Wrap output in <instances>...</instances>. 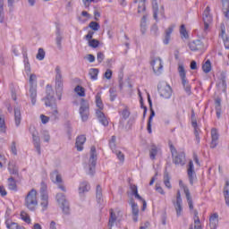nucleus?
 Wrapping results in <instances>:
<instances>
[{"label": "nucleus", "mask_w": 229, "mask_h": 229, "mask_svg": "<svg viewBox=\"0 0 229 229\" xmlns=\"http://www.w3.org/2000/svg\"><path fill=\"white\" fill-rule=\"evenodd\" d=\"M44 101L46 106L52 108L51 117L54 121H56L58 119V109L56 108V98H55V90H53L52 85H47Z\"/></svg>", "instance_id": "obj_1"}, {"label": "nucleus", "mask_w": 229, "mask_h": 229, "mask_svg": "<svg viewBox=\"0 0 229 229\" xmlns=\"http://www.w3.org/2000/svg\"><path fill=\"white\" fill-rule=\"evenodd\" d=\"M24 207L30 212H35L37 207H38V199L37 198V190H30L24 199Z\"/></svg>", "instance_id": "obj_2"}, {"label": "nucleus", "mask_w": 229, "mask_h": 229, "mask_svg": "<svg viewBox=\"0 0 229 229\" xmlns=\"http://www.w3.org/2000/svg\"><path fill=\"white\" fill-rule=\"evenodd\" d=\"M55 94L59 101H62V94H64V76L62 75V67L55 66Z\"/></svg>", "instance_id": "obj_3"}, {"label": "nucleus", "mask_w": 229, "mask_h": 229, "mask_svg": "<svg viewBox=\"0 0 229 229\" xmlns=\"http://www.w3.org/2000/svg\"><path fill=\"white\" fill-rule=\"evenodd\" d=\"M170 151L172 154L173 164L175 165H183L185 164V152H178L174 146L170 145Z\"/></svg>", "instance_id": "obj_4"}, {"label": "nucleus", "mask_w": 229, "mask_h": 229, "mask_svg": "<svg viewBox=\"0 0 229 229\" xmlns=\"http://www.w3.org/2000/svg\"><path fill=\"white\" fill-rule=\"evenodd\" d=\"M29 83H30V89H29L30 98L31 99L32 105L35 106L37 103V75H35L34 73L30 74Z\"/></svg>", "instance_id": "obj_5"}, {"label": "nucleus", "mask_w": 229, "mask_h": 229, "mask_svg": "<svg viewBox=\"0 0 229 229\" xmlns=\"http://www.w3.org/2000/svg\"><path fill=\"white\" fill-rule=\"evenodd\" d=\"M178 72L185 92L188 94V96H191V84H189V81L187 80V72H185V68L183 67V65H179Z\"/></svg>", "instance_id": "obj_6"}, {"label": "nucleus", "mask_w": 229, "mask_h": 229, "mask_svg": "<svg viewBox=\"0 0 229 229\" xmlns=\"http://www.w3.org/2000/svg\"><path fill=\"white\" fill-rule=\"evenodd\" d=\"M97 162H98V154L96 153V147L92 146L90 148V157H89V172H88V174H90V176H94V174L96 173Z\"/></svg>", "instance_id": "obj_7"}, {"label": "nucleus", "mask_w": 229, "mask_h": 229, "mask_svg": "<svg viewBox=\"0 0 229 229\" xmlns=\"http://www.w3.org/2000/svg\"><path fill=\"white\" fill-rule=\"evenodd\" d=\"M157 90L159 96L165 99H169V98H171L173 95V89H171V86H169V84H167L165 81L160 82L157 85Z\"/></svg>", "instance_id": "obj_8"}, {"label": "nucleus", "mask_w": 229, "mask_h": 229, "mask_svg": "<svg viewBox=\"0 0 229 229\" xmlns=\"http://www.w3.org/2000/svg\"><path fill=\"white\" fill-rule=\"evenodd\" d=\"M55 198L57 203L61 205L64 214L69 216L71 214V208L69 206V201L65 199V195L64 193H57Z\"/></svg>", "instance_id": "obj_9"}, {"label": "nucleus", "mask_w": 229, "mask_h": 229, "mask_svg": "<svg viewBox=\"0 0 229 229\" xmlns=\"http://www.w3.org/2000/svg\"><path fill=\"white\" fill-rule=\"evenodd\" d=\"M150 65L156 76H160V74H162V71L164 69V63H162V58L152 57L150 61Z\"/></svg>", "instance_id": "obj_10"}, {"label": "nucleus", "mask_w": 229, "mask_h": 229, "mask_svg": "<svg viewBox=\"0 0 229 229\" xmlns=\"http://www.w3.org/2000/svg\"><path fill=\"white\" fill-rule=\"evenodd\" d=\"M50 178L53 183H56L58 189H61L63 192H67V189L63 183L62 175L58 173V170H55L50 174Z\"/></svg>", "instance_id": "obj_11"}, {"label": "nucleus", "mask_w": 229, "mask_h": 229, "mask_svg": "<svg viewBox=\"0 0 229 229\" xmlns=\"http://www.w3.org/2000/svg\"><path fill=\"white\" fill-rule=\"evenodd\" d=\"M80 115L83 122L89 120V102H87V100H85L84 98H81V100Z\"/></svg>", "instance_id": "obj_12"}, {"label": "nucleus", "mask_w": 229, "mask_h": 229, "mask_svg": "<svg viewBox=\"0 0 229 229\" xmlns=\"http://www.w3.org/2000/svg\"><path fill=\"white\" fill-rule=\"evenodd\" d=\"M202 19L204 22V31H207L208 28H210V24H212V15L210 14V7L207 6L203 14Z\"/></svg>", "instance_id": "obj_13"}, {"label": "nucleus", "mask_w": 229, "mask_h": 229, "mask_svg": "<svg viewBox=\"0 0 229 229\" xmlns=\"http://www.w3.org/2000/svg\"><path fill=\"white\" fill-rule=\"evenodd\" d=\"M93 37H94V31L89 30L88 34L84 37V38L85 40L88 41L89 47H93V49H96V47H99V40L92 39Z\"/></svg>", "instance_id": "obj_14"}, {"label": "nucleus", "mask_w": 229, "mask_h": 229, "mask_svg": "<svg viewBox=\"0 0 229 229\" xmlns=\"http://www.w3.org/2000/svg\"><path fill=\"white\" fill-rule=\"evenodd\" d=\"M148 102L149 104L150 115L148 117L147 130H148V133H152L151 123L153 122V116L155 115V110H153V102L151 101V97L149 95H148Z\"/></svg>", "instance_id": "obj_15"}, {"label": "nucleus", "mask_w": 229, "mask_h": 229, "mask_svg": "<svg viewBox=\"0 0 229 229\" xmlns=\"http://www.w3.org/2000/svg\"><path fill=\"white\" fill-rule=\"evenodd\" d=\"M187 173L191 185H194V181L196 180V172L194 171V163L192 161L189 162Z\"/></svg>", "instance_id": "obj_16"}, {"label": "nucleus", "mask_w": 229, "mask_h": 229, "mask_svg": "<svg viewBox=\"0 0 229 229\" xmlns=\"http://www.w3.org/2000/svg\"><path fill=\"white\" fill-rule=\"evenodd\" d=\"M189 47L191 51H203L205 46L203 45V42L201 40L197 39L190 42Z\"/></svg>", "instance_id": "obj_17"}, {"label": "nucleus", "mask_w": 229, "mask_h": 229, "mask_svg": "<svg viewBox=\"0 0 229 229\" xmlns=\"http://www.w3.org/2000/svg\"><path fill=\"white\" fill-rule=\"evenodd\" d=\"M217 226H219V215L217 213H213L209 216V228L217 229Z\"/></svg>", "instance_id": "obj_18"}, {"label": "nucleus", "mask_w": 229, "mask_h": 229, "mask_svg": "<svg viewBox=\"0 0 229 229\" xmlns=\"http://www.w3.org/2000/svg\"><path fill=\"white\" fill-rule=\"evenodd\" d=\"M211 143H210V148L214 149V148L217 147V140H219V133L217 132V129L213 128L211 130Z\"/></svg>", "instance_id": "obj_19"}, {"label": "nucleus", "mask_w": 229, "mask_h": 229, "mask_svg": "<svg viewBox=\"0 0 229 229\" xmlns=\"http://www.w3.org/2000/svg\"><path fill=\"white\" fill-rule=\"evenodd\" d=\"M87 138L85 135H81L76 138L75 148L77 151H83V144H85Z\"/></svg>", "instance_id": "obj_20"}, {"label": "nucleus", "mask_w": 229, "mask_h": 229, "mask_svg": "<svg viewBox=\"0 0 229 229\" xmlns=\"http://www.w3.org/2000/svg\"><path fill=\"white\" fill-rule=\"evenodd\" d=\"M131 212H132V219L134 223H137L139 221V205L135 203V201H131Z\"/></svg>", "instance_id": "obj_21"}, {"label": "nucleus", "mask_w": 229, "mask_h": 229, "mask_svg": "<svg viewBox=\"0 0 229 229\" xmlns=\"http://www.w3.org/2000/svg\"><path fill=\"white\" fill-rule=\"evenodd\" d=\"M32 139H33V144L36 148V151L38 152V155L41 154L40 151V137H38V133L33 132L32 133Z\"/></svg>", "instance_id": "obj_22"}, {"label": "nucleus", "mask_w": 229, "mask_h": 229, "mask_svg": "<svg viewBox=\"0 0 229 229\" xmlns=\"http://www.w3.org/2000/svg\"><path fill=\"white\" fill-rule=\"evenodd\" d=\"M183 191L187 199L190 210H194V204H192V197H191V191H189V187L183 186Z\"/></svg>", "instance_id": "obj_23"}, {"label": "nucleus", "mask_w": 229, "mask_h": 229, "mask_svg": "<svg viewBox=\"0 0 229 229\" xmlns=\"http://www.w3.org/2000/svg\"><path fill=\"white\" fill-rule=\"evenodd\" d=\"M89 191H90V184H89V182H83L80 184V187H79L80 196H83V194H85V192H89Z\"/></svg>", "instance_id": "obj_24"}, {"label": "nucleus", "mask_w": 229, "mask_h": 229, "mask_svg": "<svg viewBox=\"0 0 229 229\" xmlns=\"http://www.w3.org/2000/svg\"><path fill=\"white\" fill-rule=\"evenodd\" d=\"M96 198H97L98 203H99V205H103V189L101 188V185H99V184L97 185Z\"/></svg>", "instance_id": "obj_25"}, {"label": "nucleus", "mask_w": 229, "mask_h": 229, "mask_svg": "<svg viewBox=\"0 0 229 229\" xmlns=\"http://www.w3.org/2000/svg\"><path fill=\"white\" fill-rule=\"evenodd\" d=\"M21 107H14V121L16 126H21Z\"/></svg>", "instance_id": "obj_26"}, {"label": "nucleus", "mask_w": 229, "mask_h": 229, "mask_svg": "<svg viewBox=\"0 0 229 229\" xmlns=\"http://www.w3.org/2000/svg\"><path fill=\"white\" fill-rule=\"evenodd\" d=\"M130 190L132 192V196L136 198V199H140V201H143L144 199L140 195H139V190L137 189V185L135 184H131L130 185Z\"/></svg>", "instance_id": "obj_27"}, {"label": "nucleus", "mask_w": 229, "mask_h": 229, "mask_svg": "<svg viewBox=\"0 0 229 229\" xmlns=\"http://www.w3.org/2000/svg\"><path fill=\"white\" fill-rule=\"evenodd\" d=\"M174 27L170 26L168 29L165 30V38L163 40L164 44L167 46L169 44V40H171V33H173Z\"/></svg>", "instance_id": "obj_28"}, {"label": "nucleus", "mask_w": 229, "mask_h": 229, "mask_svg": "<svg viewBox=\"0 0 229 229\" xmlns=\"http://www.w3.org/2000/svg\"><path fill=\"white\" fill-rule=\"evenodd\" d=\"M115 221H117V215H115L114 209H110V217L108 222L109 229H112V226H114Z\"/></svg>", "instance_id": "obj_29"}, {"label": "nucleus", "mask_w": 229, "mask_h": 229, "mask_svg": "<svg viewBox=\"0 0 229 229\" xmlns=\"http://www.w3.org/2000/svg\"><path fill=\"white\" fill-rule=\"evenodd\" d=\"M55 44L58 47V49H62V40L64 39V38L62 37V34L60 33V29L57 28L56 31H55Z\"/></svg>", "instance_id": "obj_30"}, {"label": "nucleus", "mask_w": 229, "mask_h": 229, "mask_svg": "<svg viewBox=\"0 0 229 229\" xmlns=\"http://www.w3.org/2000/svg\"><path fill=\"white\" fill-rule=\"evenodd\" d=\"M98 74L99 69L98 68H90L89 71V76H90V80H92V81H96V80H98Z\"/></svg>", "instance_id": "obj_31"}, {"label": "nucleus", "mask_w": 229, "mask_h": 229, "mask_svg": "<svg viewBox=\"0 0 229 229\" xmlns=\"http://www.w3.org/2000/svg\"><path fill=\"white\" fill-rule=\"evenodd\" d=\"M220 37L223 39L225 49H229V38H228V36H226L225 29H222V31L220 33Z\"/></svg>", "instance_id": "obj_32"}, {"label": "nucleus", "mask_w": 229, "mask_h": 229, "mask_svg": "<svg viewBox=\"0 0 229 229\" xmlns=\"http://www.w3.org/2000/svg\"><path fill=\"white\" fill-rule=\"evenodd\" d=\"M153 17L155 21H158V3L157 0L152 1Z\"/></svg>", "instance_id": "obj_33"}, {"label": "nucleus", "mask_w": 229, "mask_h": 229, "mask_svg": "<svg viewBox=\"0 0 229 229\" xmlns=\"http://www.w3.org/2000/svg\"><path fill=\"white\" fill-rule=\"evenodd\" d=\"M95 99L98 108H99V110H103L105 106L103 105V100L101 99V92L97 93Z\"/></svg>", "instance_id": "obj_34"}, {"label": "nucleus", "mask_w": 229, "mask_h": 229, "mask_svg": "<svg viewBox=\"0 0 229 229\" xmlns=\"http://www.w3.org/2000/svg\"><path fill=\"white\" fill-rule=\"evenodd\" d=\"M157 155H158V148L156 145H151L149 150V157L151 160H155L157 158Z\"/></svg>", "instance_id": "obj_35"}, {"label": "nucleus", "mask_w": 229, "mask_h": 229, "mask_svg": "<svg viewBox=\"0 0 229 229\" xmlns=\"http://www.w3.org/2000/svg\"><path fill=\"white\" fill-rule=\"evenodd\" d=\"M115 142H117V137L114 135L111 137V140H109V148L113 151V153L114 151H117V145L115 144Z\"/></svg>", "instance_id": "obj_36"}, {"label": "nucleus", "mask_w": 229, "mask_h": 229, "mask_svg": "<svg viewBox=\"0 0 229 229\" xmlns=\"http://www.w3.org/2000/svg\"><path fill=\"white\" fill-rule=\"evenodd\" d=\"M147 21H148V16L143 15V17L141 18V21H140V31H141L142 35H144V33H146V30H148Z\"/></svg>", "instance_id": "obj_37"}, {"label": "nucleus", "mask_w": 229, "mask_h": 229, "mask_svg": "<svg viewBox=\"0 0 229 229\" xmlns=\"http://www.w3.org/2000/svg\"><path fill=\"white\" fill-rule=\"evenodd\" d=\"M0 133H6V122L3 114H0Z\"/></svg>", "instance_id": "obj_38"}, {"label": "nucleus", "mask_w": 229, "mask_h": 229, "mask_svg": "<svg viewBox=\"0 0 229 229\" xmlns=\"http://www.w3.org/2000/svg\"><path fill=\"white\" fill-rule=\"evenodd\" d=\"M182 203V202H174V207L175 208L177 217H180V216H182V212H183Z\"/></svg>", "instance_id": "obj_39"}, {"label": "nucleus", "mask_w": 229, "mask_h": 229, "mask_svg": "<svg viewBox=\"0 0 229 229\" xmlns=\"http://www.w3.org/2000/svg\"><path fill=\"white\" fill-rule=\"evenodd\" d=\"M8 188L10 191H17V182L13 177L8 179Z\"/></svg>", "instance_id": "obj_40"}, {"label": "nucleus", "mask_w": 229, "mask_h": 229, "mask_svg": "<svg viewBox=\"0 0 229 229\" xmlns=\"http://www.w3.org/2000/svg\"><path fill=\"white\" fill-rule=\"evenodd\" d=\"M202 70L206 74H208L212 71V64L210 60H207L205 64L202 65Z\"/></svg>", "instance_id": "obj_41"}, {"label": "nucleus", "mask_w": 229, "mask_h": 229, "mask_svg": "<svg viewBox=\"0 0 229 229\" xmlns=\"http://www.w3.org/2000/svg\"><path fill=\"white\" fill-rule=\"evenodd\" d=\"M120 115H122L123 119H124V121H126V119H128V117H130V109L128 108L127 106H124V108L123 109V111H119Z\"/></svg>", "instance_id": "obj_42"}, {"label": "nucleus", "mask_w": 229, "mask_h": 229, "mask_svg": "<svg viewBox=\"0 0 229 229\" xmlns=\"http://www.w3.org/2000/svg\"><path fill=\"white\" fill-rule=\"evenodd\" d=\"M194 229H202L201 221L199 220V216H198V212L196 210L194 211Z\"/></svg>", "instance_id": "obj_43"}, {"label": "nucleus", "mask_w": 229, "mask_h": 229, "mask_svg": "<svg viewBox=\"0 0 229 229\" xmlns=\"http://www.w3.org/2000/svg\"><path fill=\"white\" fill-rule=\"evenodd\" d=\"M40 205L43 208H47V205H49V195H43V197H41Z\"/></svg>", "instance_id": "obj_44"}, {"label": "nucleus", "mask_w": 229, "mask_h": 229, "mask_svg": "<svg viewBox=\"0 0 229 229\" xmlns=\"http://www.w3.org/2000/svg\"><path fill=\"white\" fill-rule=\"evenodd\" d=\"M74 91L80 96L81 98H85V88L78 85L75 89Z\"/></svg>", "instance_id": "obj_45"}, {"label": "nucleus", "mask_w": 229, "mask_h": 229, "mask_svg": "<svg viewBox=\"0 0 229 229\" xmlns=\"http://www.w3.org/2000/svg\"><path fill=\"white\" fill-rule=\"evenodd\" d=\"M21 217L22 221H24L28 225L31 223V218H30V215H28V213H26L25 211L21 212Z\"/></svg>", "instance_id": "obj_46"}, {"label": "nucleus", "mask_w": 229, "mask_h": 229, "mask_svg": "<svg viewBox=\"0 0 229 229\" xmlns=\"http://www.w3.org/2000/svg\"><path fill=\"white\" fill-rule=\"evenodd\" d=\"M24 56V64H25V71L28 72H31V66L30 65V60L28 59V54H23Z\"/></svg>", "instance_id": "obj_47"}, {"label": "nucleus", "mask_w": 229, "mask_h": 229, "mask_svg": "<svg viewBox=\"0 0 229 229\" xmlns=\"http://www.w3.org/2000/svg\"><path fill=\"white\" fill-rule=\"evenodd\" d=\"M37 60H44L46 58V51H44V48H38V54L36 55Z\"/></svg>", "instance_id": "obj_48"}, {"label": "nucleus", "mask_w": 229, "mask_h": 229, "mask_svg": "<svg viewBox=\"0 0 229 229\" xmlns=\"http://www.w3.org/2000/svg\"><path fill=\"white\" fill-rule=\"evenodd\" d=\"M89 28H90V30H93V31H99V28H101V26L97 21H91L89 24Z\"/></svg>", "instance_id": "obj_49"}, {"label": "nucleus", "mask_w": 229, "mask_h": 229, "mask_svg": "<svg viewBox=\"0 0 229 229\" xmlns=\"http://www.w3.org/2000/svg\"><path fill=\"white\" fill-rule=\"evenodd\" d=\"M138 4V13H144L146 12V2L137 3Z\"/></svg>", "instance_id": "obj_50"}, {"label": "nucleus", "mask_w": 229, "mask_h": 229, "mask_svg": "<svg viewBox=\"0 0 229 229\" xmlns=\"http://www.w3.org/2000/svg\"><path fill=\"white\" fill-rule=\"evenodd\" d=\"M169 180H170L169 174L165 173L164 174V183L165 187H167V189H171V182Z\"/></svg>", "instance_id": "obj_51"}, {"label": "nucleus", "mask_w": 229, "mask_h": 229, "mask_svg": "<svg viewBox=\"0 0 229 229\" xmlns=\"http://www.w3.org/2000/svg\"><path fill=\"white\" fill-rule=\"evenodd\" d=\"M180 33L184 38H189V33H187V29H185V25H181Z\"/></svg>", "instance_id": "obj_52"}, {"label": "nucleus", "mask_w": 229, "mask_h": 229, "mask_svg": "<svg viewBox=\"0 0 229 229\" xmlns=\"http://www.w3.org/2000/svg\"><path fill=\"white\" fill-rule=\"evenodd\" d=\"M110 94V101H115V98H117V92L115 91V89L111 88L109 89Z\"/></svg>", "instance_id": "obj_53"}, {"label": "nucleus", "mask_w": 229, "mask_h": 229, "mask_svg": "<svg viewBox=\"0 0 229 229\" xmlns=\"http://www.w3.org/2000/svg\"><path fill=\"white\" fill-rule=\"evenodd\" d=\"M40 194H41V197H43L44 195L48 196L47 195V186L44 182H41Z\"/></svg>", "instance_id": "obj_54"}, {"label": "nucleus", "mask_w": 229, "mask_h": 229, "mask_svg": "<svg viewBox=\"0 0 229 229\" xmlns=\"http://www.w3.org/2000/svg\"><path fill=\"white\" fill-rule=\"evenodd\" d=\"M8 171L10 174H16V176L19 175V170L12 165H9Z\"/></svg>", "instance_id": "obj_55"}, {"label": "nucleus", "mask_w": 229, "mask_h": 229, "mask_svg": "<svg viewBox=\"0 0 229 229\" xmlns=\"http://www.w3.org/2000/svg\"><path fill=\"white\" fill-rule=\"evenodd\" d=\"M114 153L116 155V157H117L118 160H120V162H124V155L123 154V152L121 150H115Z\"/></svg>", "instance_id": "obj_56"}, {"label": "nucleus", "mask_w": 229, "mask_h": 229, "mask_svg": "<svg viewBox=\"0 0 229 229\" xmlns=\"http://www.w3.org/2000/svg\"><path fill=\"white\" fill-rule=\"evenodd\" d=\"M42 135L45 142H49V140H51V136L49 135V131H43Z\"/></svg>", "instance_id": "obj_57"}, {"label": "nucleus", "mask_w": 229, "mask_h": 229, "mask_svg": "<svg viewBox=\"0 0 229 229\" xmlns=\"http://www.w3.org/2000/svg\"><path fill=\"white\" fill-rule=\"evenodd\" d=\"M220 80H221L222 87L225 90L226 89V76L225 75V73H221Z\"/></svg>", "instance_id": "obj_58"}, {"label": "nucleus", "mask_w": 229, "mask_h": 229, "mask_svg": "<svg viewBox=\"0 0 229 229\" xmlns=\"http://www.w3.org/2000/svg\"><path fill=\"white\" fill-rule=\"evenodd\" d=\"M11 151L13 155L17 156V143L15 141H13L11 144Z\"/></svg>", "instance_id": "obj_59"}, {"label": "nucleus", "mask_w": 229, "mask_h": 229, "mask_svg": "<svg viewBox=\"0 0 229 229\" xmlns=\"http://www.w3.org/2000/svg\"><path fill=\"white\" fill-rule=\"evenodd\" d=\"M97 60H98V64H101L103 62V60H105V54H103V52H98Z\"/></svg>", "instance_id": "obj_60"}, {"label": "nucleus", "mask_w": 229, "mask_h": 229, "mask_svg": "<svg viewBox=\"0 0 229 229\" xmlns=\"http://www.w3.org/2000/svg\"><path fill=\"white\" fill-rule=\"evenodd\" d=\"M215 108H216V110H221V98H216L215 99Z\"/></svg>", "instance_id": "obj_61"}, {"label": "nucleus", "mask_w": 229, "mask_h": 229, "mask_svg": "<svg viewBox=\"0 0 229 229\" xmlns=\"http://www.w3.org/2000/svg\"><path fill=\"white\" fill-rule=\"evenodd\" d=\"M98 121H99V123H101V124H103V126L108 125V120L106 119V117L105 115L98 118Z\"/></svg>", "instance_id": "obj_62"}, {"label": "nucleus", "mask_w": 229, "mask_h": 229, "mask_svg": "<svg viewBox=\"0 0 229 229\" xmlns=\"http://www.w3.org/2000/svg\"><path fill=\"white\" fill-rule=\"evenodd\" d=\"M40 119H41V123H43V124H47V123H49V116L41 114Z\"/></svg>", "instance_id": "obj_63"}, {"label": "nucleus", "mask_w": 229, "mask_h": 229, "mask_svg": "<svg viewBox=\"0 0 229 229\" xmlns=\"http://www.w3.org/2000/svg\"><path fill=\"white\" fill-rule=\"evenodd\" d=\"M104 76L106 78V80H112V70L107 69Z\"/></svg>", "instance_id": "obj_64"}]
</instances>
